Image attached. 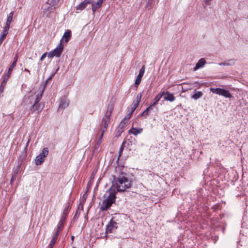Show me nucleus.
Instances as JSON below:
<instances>
[{"label":"nucleus","instance_id":"42","mask_svg":"<svg viewBox=\"0 0 248 248\" xmlns=\"http://www.w3.org/2000/svg\"><path fill=\"white\" fill-rule=\"evenodd\" d=\"M126 120H125V118H124L123 120H122L121 122L120 123V125L124 123H125V124L127 123Z\"/></svg>","mask_w":248,"mask_h":248},{"label":"nucleus","instance_id":"25","mask_svg":"<svg viewBox=\"0 0 248 248\" xmlns=\"http://www.w3.org/2000/svg\"><path fill=\"white\" fill-rule=\"evenodd\" d=\"M139 102L135 100L133 101V103H132V111H131V113H132L135 110V109L138 107L139 105Z\"/></svg>","mask_w":248,"mask_h":248},{"label":"nucleus","instance_id":"7","mask_svg":"<svg viewBox=\"0 0 248 248\" xmlns=\"http://www.w3.org/2000/svg\"><path fill=\"white\" fill-rule=\"evenodd\" d=\"M63 49V46L62 43V40H61L60 43L58 46L54 50L48 53V57H59L62 52Z\"/></svg>","mask_w":248,"mask_h":248},{"label":"nucleus","instance_id":"45","mask_svg":"<svg viewBox=\"0 0 248 248\" xmlns=\"http://www.w3.org/2000/svg\"><path fill=\"white\" fill-rule=\"evenodd\" d=\"M93 179V175H92L91 177V180H90V181H91L92 179Z\"/></svg>","mask_w":248,"mask_h":248},{"label":"nucleus","instance_id":"34","mask_svg":"<svg viewBox=\"0 0 248 248\" xmlns=\"http://www.w3.org/2000/svg\"><path fill=\"white\" fill-rule=\"evenodd\" d=\"M11 73H9V71H8L7 74H6L4 76H3V79L4 80H6L7 81H8L10 76V75H11Z\"/></svg>","mask_w":248,"mask_h":248},{"label":"nucleus","instance_id":"28","mask_svg":"<svg viewBox=\"0 0 248 248\" xmlns=\"http://www.w3.org/2000/svg\"><path fill=\"white\" fill-rule=\"evenodd\" d=\"M151 108L152 107L149 106L143 112H142V113L141 114V116L148 115L149 111L150 109H151Z\"/></svg>","mask_w":248,"mask_h":248},{"label":"nucleus","instance_id":"33","mask_svg":"<svg viewBox=\"0 0 248 248\" xmlns=\"http://www.w3.org/2000/svg\"><path fill=\"white\" fill-rule=\"evenodd\" d=\"M20 165H17L16 167H14L13 169L14 174H16L19 171Z\"/></svg>","mask_w":248,"mask_h":248},{"label":"nucleus","instance_id":"48","mask_svg":"<svg viewBox=\"0 0 248 248\" xmlns=\"http://www.w3.org/2000/svg\"><path fill=\"white\" fill-rule=\"evenodd\" d=\"M30 140H28V141L27 142V146H28V144L29 143Z\"/></svg>","mask_w":248,"mask_h":248},{"label":"nucleus","instance_id":"5","mask_svg":"<svg viewBox=\"0 0 248 248\" xmlns=\"http://www.w3.org/2000/svg\"><path fill=\"white\" fill-rule=\"evenodd\" d=\"M210 91L212 92L213 93L222 95L226 98H231L232 97V94L228 91L221 88H214L213 87H211L210 88Z\"/></svg>","mask_w":248,"mask_h":248},{"label":"nucleus","instance_id":"43","mask_svg":"<svg viewBox=\"0 0 248 248\" xmlns=\"http://www.w3.org/2000/svg\"><path fill=\"white\" fill-rule=\"evenodd\" d=\"M152 0H148V4H149V5H147V6H149L150 7H151V3L152 2Z\"/></svg>","mask_w":248,"mask_h":248},{"label":"nucleus","instance_id":"15","mask_svg":"<svg viewBox=\"0 0 248 248\" xmlns=\"http://www.w3.org/2000/svg\"><path fill=\"white\" fill-rule=\"evenodd\" d=\"M70 205L69 204H67V205L65 206L62 213V215L61 217V219H62V221H65L66 218V216L68 214V211L69 210Z\"/></svg>","mask_w":248,"mask_h":248},{"label":"nucleus","instance_id":"24","mask_svg":"<svg viewBox=\"0 0 248 248\" xmlns=\"http://www.w3.org/2000/svg\"><path fill=\"white\" fill-rule=\"evenodd\" d=\"M57 239V238H55L54 237H52V239L51 240V241L48 245L49 248H53L54 247Z\"/></svg>","mask_w":248,"mask_h":248},{"label":"nucleus","instance_id":"10","mask_svg":"<svg viewBox=\"0 0 248 248\" xmlns=\"http://www.w3.org/2000/svg\"><path fill=\"white\" fill-rule=\"evenodd\" d=\"M91 2H92V0H84L77 6L76 12L78 13L79 11H82L87 7L88 4L91 3Z\"/></svg>","mask_w":248,"mask_h":248},{"label":"nucleus","instance_id":"38","mask_svg":"<svg viewBox=\"0 0 248 248\" xmlns=\"http://www.w3.org/2000/svg\"><path fill=\"white\" fill-rule=\"evenodd\" d=\"M60 231H61V230H59L58 229H57V230H56V232H55V233L54 234V236L53 237L57 238L58 236L59 235V232Z\"/></svg>","mask_w":248,"mask_h":248},{"label":"nucleus","instance_id":"39","mask_svg":"<svg viewBox=\"0 0 248 248\" xmlns=\"http://www.w3.org/2000/svg\"><path fill=\"white\" fill-rule=\"evenodd\" d=\"M100 132H101V134H100V137H99V140L100 141H101V140H102V138H103V137L104 133V132H105V131H104V130H100Z\"/></svg>","mask_w":248,"mask_h":248},{"label":"nucleus","instance_id":"19","mask_svg":"<svg viewBox=\"0 0 248 248\" xmlns=\"http://www.w3.org/2000/svg\"><path fill=\"white\" fill-rule=\"evenodd\" d=\"M17 59H18V57H17V55L16 54L14 58V60L13 62H12V63L10 66V67L8 69V71H9V73H12L13 68L16 65V62L17 61Z\"/></svg>","mask_w":248,"mask_h":248},{"label":"nucleus","instance_id":"37","mask_svg":"<svg viewBox=\"0 0 248 248\" xmlns=\"http://www.w3.org/2000/svg\"><path fill=\"white\" fill-rule=\"evenodd\" d=\"M16 174H14V173L13 174L11 181H10L11 184H12L13 182V181H14L16 179Z\"/></svg>","mask_w":248,"mask_h":248},{"label":"nucleus","instance_id":"17","mask_svg":"<svg viewBox=\"0 0 248 248\" xmlns=\"http://www.w3.org/2000/svg\"><path fill=\"white\" fill-rule=\"evenodd\" d=\"M71 32L70 30H68L66 31L61 39L62 41V39L64 38L65 42L66 43H67L69 41V40L71 37Z\"/></svg>","mask_w":248,"mask_h":248},{"label":"nucleus","instance_id":"44","mask_svg":"<svg viewBox=\"0 0 248 248\" xmlns=\"http://www.w3.org/2000/svg\"><path fill=\"white\" fill-rule=\"evenodd\" d=\"M125 124V123H124L122 124H121L120 125V124H119V126L121 127V128H123V127L124 126V125Z\"/></svg>","mask_w":248,"mask_h":248},{"label":"nucleus","instance_id":"21","mask_svg":"<svg viewBox=\"0 0 248 248\" xmlns=\"http://www.w3.org/2000/svg\"><path fill=\"white\" fill-rule=\"evenodd\" d=\"M234 64V60H230L228 61L227 62H221L219 63V65H232Z\"/></svg>","mask_w":248,"mask_h":248},{"label":"nucleus","instance_id":"6","mask_svg":"<svg viewBox=\"0 0 248 248\" xmlns=\"http://www.w3.org/2000/svg\"><path fill=\"white\" fill-rule=\"evenodd\" d=\"M48 153V150L47 148H44L42 152L36 157L35 163L36 165H41L45 160V157Z\"/></svg>","mask_w":248,"mask_h":248},{"label":"nucleus","instance_id":"14","mask_svg":"<svg viewBox=\"0 0 248 248\" xmlns=\"http://www.w3.org/2000/svg\"><path fill=\"white\" fill-rule=\"evenodd\" d=\"M206 63V61L204 58L200 59L198 62L196 63L195 67L194 68V71H196L198 69L202 68Z\"/></svg>","mask_w":248,"mask_h":248},{"label":"nucleus","instance_id":"47","mask_svg":"<svg viewBox=\"0 0 248 248\" xmlns=\"http://www.w3.org/2000/svg\"><path fill=\"white\" fill-rule=\"evenodd\" d=\"M25 99V101L26 103H27V102H28V101H27V100H27V98H26V97H25V99Z\"/></svg>","mask_w":248,"mask_h":248},{"label":"nucleus","instance_id":"41","mask_svg":"<svg viewBox=\"0 0 248 248\" xmlns=\"http://www.w3.org/2000/svg\"><path fill=\"white\" fill-rule=\"evenodd\" d=\"M46 53H45L43 54L42 55V56H41V58H40V60H41V61H42V60H43V59L46 57Z\"/></svg>","mask_w":248,"mask_h":248},{"label":"nucleus","instance_id":"29","mask_svg":"<svg viewBox=\"0 0 248 248\" xmlns=\"http://www.w3.org/2000/svg\"><path fill=\"white\" fill-rule=\"evenodd\" d=\"M124 144H125V142L124 141L120 148L119 152L118 159L119 158V157L121 156V155L122 154L123 151L124 150Z\"/></svg>","mask_w":248,"mask_h":248},{"label":"nucleus","instance_id":"11","mask_svg":"<svg viewBox=\"0 0 248 248\" xmlns=\"http://www.w3.org/2000/svg\"><path fill=\"white\" fill-rule=\"evenodd\" d=\"M104 0H98L96 2H93L92 3V10L94 13L98 9L101 7L102 3Z\"/></svg>","mask_w":248,"mask_h":248},{"label":"nucleus","instance_id":"4","mask_svg":"<svg viewBox=\"0 0 248 248\" xmlns=\"http://www.w3.org/2000/svg\"><path fill=\"white\" fill-rule=\"evenodd\" d=\"M112 111V109L110 108L109 110L108 109L106 112L102 119V123L100 124V130H104V131H105L107 129L108 125L109 123L110 118L111 115Z\"/></svg>","mask_w":248,"mask_h":248},{"label":"nucleus","instance_id":"16","mask_svg":"<svg viewBox=\"0 0 248 248\" xmlns=\"http://www.w3.org/2000/svg\"><path fill=\"white\" fill-rule=\"evenodd\" d=\"M143 130L142 128H132L129 130V133L132 134L135 136L137 135L142 132Z\"/></svg>","mask_w":248,"mask_h":248},{"label":"nucleus","instance_id":"46","mask_svg":"<svg viewBox=\"0 0 248 248\" xmlns=\"http://www.w3.org/2000/svg\"><path fill=\"white\" fill-rule=\"evenodd\" d=\"M74 236H71V239H72V241H73V240H74Z\"/></svg>","mask_w":248,"mask_h":248},{"label":"nucleus","instance_id":"23","mask_svg":"<svg viewBox=\"0 0 248 248\" xmlns=\"http://www.w3.org/2000/svg\"><path fill=\"white\" fill-rule=\"evenodd\" d=\"M13 16H14V12L12 11L10 13V14L7 17L6 23L10 25V24L11 23V22L12 21Z\"/></svg>","mask_w":248,"mask_h":248},{"label":"nucleus","instance_id":"36","mask_svg":"<svg viewBox=\"0 0 248 248\" xmlns=\"http://www.w3.org/2000/svg\"><path fill=\"white\" fill-rule=\"evenodd\" d=\"M16 174H14V173L13 174L11 181H10L11 184H12L13 182V181H14L16 179Z\"/></svg>","mask_w":248,"mask_h":248},{"label":"nucleus","instance_id":"32","mask_svg":"<svg viewBox=\"0 0 248 248\" xmlns=\"http://www.w3.org/2000/svg\"><path fill=\"white\" fill-rule=\"evenodd\" d=\"M10 24L6 23V25L4 28V30L3 31V32L8 34V32L9 29L10 28Z\"/></svg>","mask_w":248,"mask_h":248},{"label":"nucleus","instance_id":"30","mask_svg":"<svg viewBox=\"0 0 248 248\" xmlns=\"http://www.w3.org/2000/svg\"><path fill=\"white\" fill-rule=\"evenodd\" d=\"M7 35V33H4L3 31L1 32V34L0 37V45H1L2 44L3 41L4 40V39H5V38L6 37Z\"/></svg>","mask_w":248,"mask_h":248},{"label":"nucleus","instance_id":"9","mask_svg":"<svg viewBox=\"0 0 248 248\" xmlns=\"http://www.w3.org/2000/svg\"><path fill=\"white\" fill-rule=\"evenodd\" d=\"M162 94V97L164 95V99L166 101H169L170 102H173L175 100V97L174 96L173 94L170 93L168 91L167 92H162L161 93Z\"/></svg>","mask_w":248,"mask_h":248},{"label":"nucleus","instance_id":"40","mask_svg":"<svg viewBox=\"0 0 248 248\" xmlns=\"http://www.w3.org/2000/svg\"><path fill=\"white\" fill-rule=\"evenodd\" d=\"M131 116V114H127L125 117V120H126V122H128Z\"/></svg>","mask_w":248,"mask_h":248},{"label":"nucleus","instance_id":"27","mask_svg":"<svg viewBox=\"0 0 248 248\" xmlns=\"http://www.w3.org/2000/svg\"><path fill=\"white\" fill-rule=\"evenodd\" d=\"M65 221H62V219H60V221L58 223V226H57V229L59 230H62L63 226V223Z\"/></svg>","mask_w":248,"mask_h":248},{"label":"nucleus","instance_id":"8","mask_svg":"<svg viewBox=\"0 0 248 248\" xmlns=\"http://www.w3.org/2000/svg\"><path fill=\"white\" fill-rule=\"evenodd\" d=\"M117 223L114 220V217H113L106 226V233H110L114 229H117Z\"/></svg>","mask_w":248,"mask_h":248},{"label":"nucleus","instance_id":"18","mask_svg":"<svg viewBox=\"0 0 248 248\" xmlns=\"http://www.w3.org/2000/svg\"><path fill=\"white\" fill-rule=\"evenodd\" d=\"M162 98V94L161 93H158L154 98V102L151 103L150 105L151 107L156 105L158 102L160 101L161 98Z\"/></svg>","mask_w":248,"mask_h":248},{"label":"nucleus","instance_id":"13","mask_svg":"<svg viewBox=\"0 0 248 248\" xmlns=\"http://www.w3.org/2000/svg\"><path fill=\"white\" fill-rule=\"evenodd\" d=\"M179 85L181 86V91L182 93L186 92L192 89L191 84L188 83L184 82Z\"/></svg>","mask_w":248,"mask_h":248},{"label":"nucleus","instance_id":"3","mask_svg":"<svg viewBox=\"0 0 248 248\" xmlns=\"http://www.w3.org/2000/svg\"><path fill=\"white\" fill-rule=\"evenodd\" d=\"M45 87L44 84H41L38 87V91L35 92V99L34 104L32 105V112L39 113L42 110L43 106L40 103H38V102L42 98Z\"/></svg>","mask_w":248,"mask_h":248},{"label":"nucleus","instance_id":"26","mask_svg":"<svg viewBox=\"0 0 248 248\" xmlns=\"http://www.w3.org/2000/svg\"><path fill=\"white\" fill-rule=\"evenodd\" d=\"M7 81L3 79L0 86V92L2 93Z\"/></svg>","mask_w":248,"mask_h":248},{"label":"nucleus","instance_id":"12","mask_svg":"<svg viewBox=\"0 0 248 248\" xmlns=\"http://www.w3.org/2000/svg\"><path fill=\"white\" fill-rule=\"evenodd\" d=\"M69 106V101L64 96L61 98L59 109H64Z\"/></svg>","mask_w":248,"mask_h":248},{"label":"nucleus","instance_id":"20","mask_svg":"<svg viewBox=\"0 0 248 248\" xmlns=\"http://www.w3.org/2000/svg\"><path fill=\"white\" fill-rule=\"evenodd\" d=\"M203 95V93L201 91H198L195 93L191 96V98L194 100H197L198 99L201 98Z\"/></svg>","mask_w":248,"mask_h":248},{"label":"nucleus","instance_id":"35","mask_svg":"<svg viewBox=\"0 0 248 248\" xmlns=\"http://www.w3.org/2000/svg\"><path fill=\"white\" fill-rule=\"evenodd\" d=\"M141 97H142L141 94V93H139L138 94H137L135 100L138 101V102H139L140 103V101Z\"/></svg>","mask_w":248,"mask_h":248},{"label":"nucleus","instance_id":"2","mask_svg":"<svg viewBox=\"0 0 248 248\" xmlns=\"http://www.w3.org/2000/svg\"><path fill=\"white\" fill-rule=\"evenodd\" d=\"M105 199L100 204V209L102 211H106L115 202L116 192L111 186L107 190L104 196Z\"/></svg>","mask_w":248,"mask_h":248},{"label":"nucleus","instance_id":"1","mask_svg":"<svg viewBox=\"0 0 248 248\" xmlns=\"http://www.w3.org/2000/svg\"><path fill=\"white\" fill-rule=\"evenodd\" d=\"M131 186V181L127 178L126 174L123 173L114 179L112 186L116 187L117 191H124Z\"/></svg>","mask_w":248,"mask_h":248},{"label":"nucleus","instance_id":"31","mask_svg":"<svg viewBox=\"0 0 248 248\" xmlns=\"http://www.w3.org/2000/svg\"><path fill=\"white\" fill-rule=\"evenodd\" d=\"M145 66L143 65L139 71V75L143 76L145 72Z\"/></svg>","mask_w":248,"mask_h":248},{"label":"nucleus","instance_id":"22","mask_svg":"<svg viewBox=\"0 0 248 248\" xmlns=\"http://www.w3.org/2000/svg\"><path fill=\"white\" fill-rule=\"evenodd\" d=\"M142 77L143 76H140L139 75H138V76L137 77V78L135 81V86L136 87H137L140 83Z\"/></svg>","mask_w":248,"mask_h":248}]
</instances>
